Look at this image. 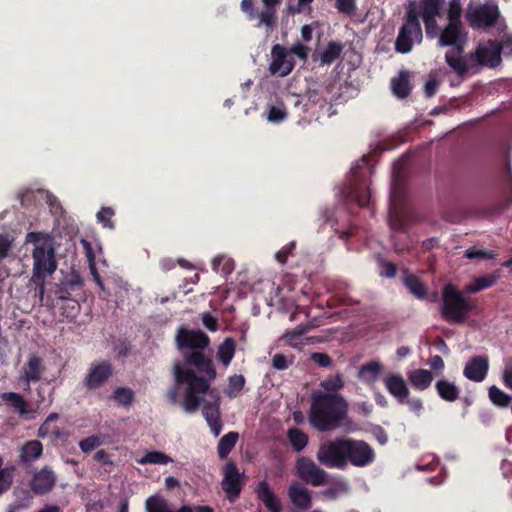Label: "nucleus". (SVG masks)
<instances>
[{"instance_id": "1", "label": "nucleus", "mask_w": 512, "mask_h": 512, "mask_svg": "<svg viewBox=\"0 0 512 512\" xmlns=\"http://www.w3.org/2000/svg\"><path fill=\"white\" fill-rule=\"evenodd\" d=\"M185 362L194 366L197 371L204 374L207 378L198 376L196 372L190 368H183L180 364L174 365L175 384L167 393L170 403L178 402V389L182 385H186L184 400L182 406L188 413H194L198 410L203 402V398L197 394L207 393L210 389V381L215 380L217 376L212 359L201 351H191L185 354Z\"/></svg>"}, {"instance_id": "2", "label": "nucleus", "mask_w": 512, "mask_h": 512, "mask_svg": "<svg viewBox=\"0 0 512 512\" xmlns=\"http://www.w3.org/2000/svg\"><path fill=\"white\" fill-rule=\"evenodd\" d=\"M347 415V402L340 394L314 392L308 413L310 425L319 432L335 430Z\"/></svg>"}, {"instance_id": "3", "label": "nucleus", "mask_w": 512, "mask_h": 512, "mask_svg": "<svg viewBox=\"0 0 512 512\" xmlns=\"http://www.w3.org/2000/svg\"><path fill=\"white\" fill-rule=\"evenodd\" d=\"M27 239L29 242L35 243L32 251V279L42 284L56 271L58 266L54 240L50 235H43L40 232L28 233Z\"/></svg>"}, {"instance_id": "4", "label": "nucleus", "mask_w": 512, "mask_h": 512, "mask_svg": "<svg viewBox=\"0 0 512 512\" xmlns=\"http://www.w3.org/2000/svg\"><path fill=\"white\" fill-rule=\"evenodd\" d=\"M442 318L450 323H464L472 310L470 301L451 283L446 284L442 290Z\"/></svg>"}, {"instance_id": "5", "label": "nucleus", "mask_w": 512, "mask_h": 512, "mask_svg": "<svg viewBox=\"0 0 512 512\" xmlns=\"http://www.w3.org/2000/svg\"><path fill=\"white\" fill-rule=\"evenodd\" d=\"M422 39L423 33L418 13L414 3H411L407 9L404 22L398 31L395 50L398 53L407 54L412 51L414 44L421 43Z\"/></svg>"}, {"instance_id": "6", "label": "nucleus", "mask_w": 512, "mask_h": 512, "mask_svg": "<svg viewBox=\"0 0 512 512\" xmlns=\"http://www.w3.org/2000/svg\"><path fill=\"white\" fill-rule=\"evenodd\" d=\"M345 437H337L322 443L317 451L318 462L327 468L344 469L345 461Z\"/></svg>"}, {"instance_id": "7", "label": "nucleus", "mask_w": 512, "mask_h": 512, "mask_svg": "<svg viewBox=\"0 0 512 512\" xmlns=\"http://www.w3.org/2000/svg\"><path fill=\"white\" fill-rule=\"evenodd\" d=\"M372 171L369 156H363L356 165L351 168V175L355 183L351 186L349 195L360 207L369 204L371 194L368 187H361L358 185V182L365 181V178L370 176Z\"/></svg>"}, {"instance_id": "8", "label": "nucleus", "mask_w": 512, "mask_h": 512, "mask_svg": "<svg viewBox=\"0 0 512 512\" xmlns=\"http://www.w3.org/2000/svg\"><path fill=\"white\" fill-rule=\"evenodd\" d=\"M345 461L347 465L365 467L375 459L374 449L365 441L345 437Z\"/></svg>"}, {"instance_id": "9", "label": "nucleus", "mask_w": 512, "mask_h": 512, "mask_svg": "<svg viewBox=\"0 0 512 512\" xmlns=\"http://www.w3.org/2000/svg\"><path fill=\"white\" fill-rule=\"evenodd\" d=\"M175 340L178 349L185 354L188 351H201L208 347L210 344V338L201 330H190L185 327H180L177 330Z\"/></svg>"}, {"instance_id": "10", "label": "nucleus", "mask_w": 512, "mask_h": 512, "mask_svg": "<svg viewBox=\"0 0 512 512\" xmlns=\"http://www.w3.org/2000/svg\"><path fill=\"white\" fill-rule=\"evenodd\" d=\"M244 474L240 473L237 465L229 461L223 468V479L221 482L222 490L226 493L227 499L233 503L235 502L243 489Z\"/></svg>"}, {"instance_id": "11", "label": "nucleus", "mask_w": 512, "mask_h": 512, "mask_svg": "<svg viewBox=\"0 0 512 512\" xmlns=\"http://www.w3.org/2000/svg\"><path fill=\"white\" fill-rule=\"evenodd\" d=\"M467 32L463 24L447 23L439 33L438 44L452 47L457 54H462L467 43Z\"/></svg>"}, {"instance_id": "12", "label": "nucleus", "mask_w": 512, "mask_h": 512, "mask_svg": "<svg viewBox=\"0 0 512 512\" xmlns=\"http://www.w3.org/2000/svg\"><path fill=\"white\" fill-rule=\"evenodd\" d=\"M296 470L298 476L312 486L325 485L328 482V473L308 457L303 456L297 460Z\"/></svg>"}, {"instance_id": "13", "label": "nucleus", "mask_w": 512, "mask_h": 512, "mask_svg": "<svg viewBox=\"0 0 512 512\" xmlns=\"http://www.w3.org/2000/svg\"><path fill=\"white\" fill-rule=\"evenodd\" d=\"M113 375V365L108 360L92 363L83 379V385L88 390L102 387Z\"/></svg>"}, {"instance_id": "14", "label": "nucleus", "mask_w": 512, "mask_h": 512, "mask_svg": "<svg viewBox=\"0 0 512 512\" xmlns=\"http://www.w3.org/2000/svg\"><path fill=\"white\" fill-rule=\"evenodd\" d=\"M502 47L500 42L489 40L485 45H479L475 51L476 61L483 66L496 67L501 62Z\"/></svg>"}, {"instance_id": "15", "label": "nucleus", "mask_w": 512, "mask_h": 512, "mask_svg": "<svg viewBox=\"0 0 512 512\" xmlns=\"http://www.w3.org/2000/svg\"><path fill=\"white\" fill-rule=\"evenodd\" d=\"M499 17L497 6L482 5L469 13L467 18L473 28L493 26Z\"/></svg>"}, {"instance_id": "16", "label": "nucleus", "mask_w": 512, "mask_h": 512, "mask_svg": "<svg viewBox=\"0 0 512 512\" xmlns=\"http://www.w3.org/2000/svg\"><path fill=\"white\" fill-rule=\"evenodd\" d=\"M272 62L269 66L271 74H278L279 76H286L294 68V63L287 59L288 52L286 48L280 44H275L271 50Z\"/></svg>"}, {"instance_id": "17", "label": "nucleus", "mask_w": 512, "mask_h": 512, "mask_svg": "<svg viewBox=\"0 0 512 512\" xmlns=\"http://www.w3.org/2000/svg\"><path fill=\"white\" fill-rule=\"evenodd\" d=\"M56 481L57 476L53 470L44 467L33 475L30 481V489L36 495H45L54 488Z\"/></svg>"}, {"instance_id": "18", "label": "nucleus", "mask_w": 512, "mask_h": 512, "mask_svg": "<svg viewBox=\"0 0 512 512\" xmlns=\"http://www.w3.org/2000/svg\"><path fill=\"white\" fill-rule=\"evenodd\" d=\"M489 369L488 358L485 356L472 357L464 367V376L473 382H481L486 378Z\"/></svg>"}, {"instance_id": "19", "label": "nucleus", "mask_w": 512, "mask_h": 512, "mask_svg": "<svg viewBox=\"0 0 512 512\" xmlns=\"http://www.w3.org/2000/svg\"><path fill=\"white\" fill-rule=\"evenodd\" d=\"M261 1L264 9L260 12V21L257 22L256 27H265L267 32L273 31L278 23L277 7L282 3V0Z\"/></svg>"}, {"instance_id": "20", "label": "nucleus", "mask_w": 512, "mask_h": 512, "mask_svg": "<svg viewBox=\"0 0 512 512\" xmlns=\"http://www.w3.org/2000/svg\"><path fill=\"white\" fill-rule=\"evenodd\" d=\"M384 385L387 391L400 403L404 404V401L409 396V388L400 374H389L384 379Z\"/></svg>"}, {"instance_id": "21", "label": "nucleus", "mask_w": 512, "mask_h": 512, "mask_svg": "<svg viewBox=\"0 0 512 512\" xmlns=\"http://www.w3.org/2000/svg\"><path fill=\"white\" fill-rule=\"evenodd\" d=\"M258 499L269 512H282V504L278 496L272 491L269 484L263 480L255 489Z\"/></svg>"}, {"instance_id": "22", "label": "nucleus", "mask_w": 512, "mask_h": 512, "mask_svg": "<svg viewBox=\"0 0 512 512\" xmlns=\"http://www.w3.org/2000/svg\"><path fill=\"white\" fill-rule=\"evenodd\" d=\"M288 496L292 504L301 510H308L312 506V497L309 490L299 484H291L288 488Z\"/></svg>"}, {"instance_id": "23", "label": "nucleus", "mask_w": 512, "mask_h": 512, "mask_svg": "<svg viewBox=\"0 0 512 512\" xmlns=\"http://www.w3.org/2000/svg\"><path fill=\"white\" fill-rule=\"evenodd\" d=\"M202 413L214 436H218L223 426L220 418L219 404L210 402L205 403Z\"/></svg>"}, {"instance_id": "24", "label": "nucleus", "mask_w": 512, "mask_h": 512, "mask_svg": "<svg viewBox=\"0 0 512 512\" xmlns=\"http://www.w3.org/2000/svg\"><path fill=\"white\" fill-rule=\"evenodd\" d=\"M402 281L408 291L417 299H425L427 296V288L424 283L408 269L403 270Z\"/></svg>"}, {"instance_id": "25", "label": "nucleus", "mask_w": 512, "mask_h": 512, "mask_svg": "<svg viewBox=\"0 0 512 512\" xmlns=\"http://www.w3.org/2000/svg\"><path fill=\"white\" fill-rule=\"evenodd\" d=\"M391 89L393 94L400 99L408 97L412 89L409 71H400L398 77L391 80Z\"/></svg>"}, {"instance_id": "26", "label": "nucleus", "mask_w": 512, "mask_h": 512, "mask_svg": "<svg viewBox=\"0 0 512 512\" xmlns=\"http://www.w3.org/2000/svg\"><path fill=\"white\" fill-rule=\"evenodd\" d=\"M435 389L438 394V396L447 402H454L456 401L460 396V389L459 387L447 380V379H440L435 384Z\"/></svg>"}, {"instance_id": "27", "label": "nucleus", "mask_w": 512, "mask_h": 512, "mask_svg": "<svg viewBox=\"0 0 512 512\" xmlns=\"http://www.w3.org/2000/svg\"><path fill=\"white\" fill-rule=\"evenodd\" d=\"M382 370L383 364L378 360H372L360 367L358 377L365 383L371 384L377 381Z\"/></svg>"}, {"instance_id": "28", "label": "nucleus", "mask_w": 512, "mask_h": 512, "mask_svg": "<svg viewBox=\"0 0 512 512\" xmlns=\"http://www.w3.org/2000/svg\"><path fill=\"white\" fill-rule=\"evenodd\" d=\"M408 379L413 388L416 390H426L433 381V374L426 369H416L408 374Z\"/></svg>"}, {"instance_id": "29", "label": "nucleus", "mask_w": 512, "mask_h": 512, "mask_svg": "<svg viewBox=\"0 0 512 512\" xmlns=\"http://www.w3.org/2000/svg\"><path fill=\"white\" fill-rule=\"evenodd\" d=\"M445 0H419V12L422 18H436L440 15Z\"/></svg>"}, {"instance_id": "30", "label": "nucleus", "mask_w": 512, "mask_h": 512, "mask_svg": "<svg viewBox=\"0 0 512 512\" xmlns=\"http://www.w3.org/2000/svg\"><path fill=\"white\" fill-rule=\"evenodd\" d=\"M239 439L238 432L231 431L221 437L217 446V453L220 459H226L235 447Z\"/></svg>"}, {"instance_id": "31", "label": "nucleus", "mask_w": 512, "mask_h": 512, "mask_svg": "<svg viewBox=\"0 0 512 512\" xmlns=\"http://www.w3.org/2000/svg\"><path fill=\"white\" fill-rule=\"evenodd\" d=\"M41 359L37 356H32L29 358L26 366H25V380L27 382L26 390L30 389L29 383L37 382L41 379Z\"/></svg>"}, {"instance_id": "32", "label": "nucleus", "mask_w": 512, "mask_h": 512, "mask_svg": "<svg viewBox=\"0 0 512 512\" xmlns=\"http://www.w3.org/2000/svg\"><path fill=\"white\" fill-rule=\"evenodd\" d=\"M43 452V445L39 440L26 442L21 448L20 458L23 462H30L38 459Z\"/></svg>"}, {"instance_id": "33", "label": "nucleus", "mask_w": 512, "mask_h": 512, "mask_svg": "<svg viewBox=\"0 0 512 512\" xmlns=\"http://www.w3.org/2000/svg\"><path fill=\"white\" fill-rule=\"evenodd\" d=\"M236 351V343L233 338H225V340L220 344L217 351L218 360L225 366H228Z\"/></svg>"}, {"instance_id": "34", "label": "nucleus", "mask_w": 512, "mask_h": 512, "mask_svg": "<svg viewBox=\"0 0 512 512\" xmlns=\"http://www.w3.org/2000/svg\"><path fill=\"white\" fill-rule=\"evenodd\" d=\"M343 45L340 42L331 41L320 55L322 65H330L340 57Z\"/></svg>"}, {"instance_id": "35", "label": "nucleus", "mask_w": 512, "mask_h": 512, "mask_svg": "<svg viewBox=\"0 0 512 512\" xmlns=\"http://www.w3.org/2000/svg\"><path fill=\"white\" fill-rule=\"evenodd\" d=\"M455 51L450 50L445 54L446 63L457 73L458 76L463 77L468 72L466 62Z\"/></svg>"}, {"instance_id": "36", "label": "nucleus", "mask_w": 512, "mask_h": 512, "mask_svg": "<svg viewBox=\"0 0 512 512\" xmlns=\"http://www.w3.org/2000/svg\"><path fill=\"white\" fill-rule=\"evenodd\" d=\"M136 462L140 465H147V464H159V465H166L170 462H173V459L161 451H150L147 452L144 456L137 459Z\"/></svg>"}, {"instance_id": "37", "label": "nucleus", "mask_w": 512, "mask_h": 512, "mask_svg": "<svg viewBox=\"0 0 512 512\" xmlns=\"http://www.w3.org/2000/svg\"><path fill=\"white\" fill-rule=\"evenodd\" d=\"M287 436L294 451L301 452L308 444V436L298 428H290Z\"/></svg>"}, {"instance_id": "38", "label": "nucleus", "mask_w": 512, "mask_h": 512, "mask_svg": "<svg viewBox=\"0 0 512 512\" xmlns=\"http://www.w3.org/2000/svg\"><path fill=\"white\" fill-rule=\"evenodd\" d=\"M111 397L118 405L127 407L133 403L135 394L131 388L117 387Z\"/></svg>"}, {"instance_id": "39", "label": "nucleus", "mask_w": 512, "mask_h": 512, "mask_svg": "<svg viewBox=\"0 0 512 512\" xmlns=\"http://www.w3.org/2000/svg\"><path fill=\"white\" fill-rule=\"evenodd\" d=\"M496 275H487L475 278L474 281L466 287L468 293H476L483 289L489 288L495 284Z\"/></svg>"}, {"instance_id": "40", "label": "nucleus", "mask_w": 512, "mask_h": 512, "mask_svg": "<svg viewBox=\"0 0 512 512\" xmlns=\"http://www.w3.org/2000/svg\"><path fill=\"white\" fill-rule=\"evenodd\" d=\"M491 402L501 408H506L511 402V396L499 389L497 386H491L488 390Z\"/></svg>"}, {"instance_id": "41", "label": "nucleus", "mask_w": 512, "mask_h": 512, "mask_svg": "<svg viewBox=\"0 0 512 512\" xmlns=\"http://www.w3.org/2000/svg\"><path fill=\"white\" fill-rule=\"evenodd\" d=\"M147 512H172L168 502L159 495L150 496L146 500Z\"/></svg>"}, {"instance_id": "42", "label": "nucleus", "mask_w": 512, "mask_h": 512, "mask_svg": "<svg viewBox=\"0 0 512 512\" xmlns=\"http://www.w3.org/2000/svg\"><path fill=\"white\" fill-rule=\"evenodd\" d=\"M245 385V378L243 375H233L228 379V387L225 391L229 398H235L243 389Z\"/></svg>"}, {"instance_id": "43", "label": "nucleus", "mask_w": 512, "mask_h": 512, "mask_svg": "<svg viewBox=\"0 0 512 512\" xmlns=\"http://www.w3.org/2000/svg\"><path fill=\"white\" fill-rule=\"evenodd\" d=\"M320 386L327 391V393H334L341 390L344 387V379L341 373H337L333 377H329L320 383Z\"/></svg>"}, {"instance_id": "44", "label": "nucleus", "mask_w": 512, "mask_h": 512, "mask_svg": "<svg viewBox=\"0 0 512 512\" xmlns=\"http://www.w3.org/2000/svg\"><path fill=\"white\" fill-rule=\"evenodd\" d=\"M4 400L10 402V404L19 411L21 415H25L28 413L27 404L24 398L15 392L5 393L3 395Z\"/></svg>"}, {"instance_id": "45", "label": "nucleus", "mask_w": 512, "mask_h": 512, "mask_svg": "<svg viewBox=\"0 0 512 512\" xmlns=\"http://www.w3.org/2000/svg\"><path fill=\"white\" fill-rule=\"evenodd\" d=\"M115 215V211L111 207H102L98 213L96 214L97 220L99 223L103 225V227L108 229H114L115 224L112 220Z\"/></svg>"}, {"instance_id": "46", "label": "nucleus", "mask_w": 512, "mask_h": 512, "mask_svg": "<svg viewBox=\"0 0 512 512\" xmlns=\"http://www.w3.org/2000/svg\"><path fill=\"white\" fill-rule=\"evenodd\" d=\"M462 7L460 0H451L447 12L448 23L463 24L462 20Z\"/></svg>"}, {"instance_id": "47", "label": "nucleus", "mask_w": 512, "mask_h": 512, "mask_svg": "<svg viewBox=\"0 0 512 512\" xmlns=\"http://www.w3.org/2000/svg\"><path fill=\"white\" fill-rule=\"evenodd\" d=\"M103 444V436L102 435H91L82 439L79 442V447L84 453H88L96 449L97 447Z\"/></svg>"}, {"instance_id": "48", "label": "nucleus", "mask_w": 512, "mask_h": 512, "mask_svg": "<svg viewBox=\"0 0 512 512\" xmlns=\"http://www.w3.org/2000/svg\"><path fill=\"white\" fill-rule=\"evenodd\" d=\"M347 491L348 484L345 481H336L323 491V496L327 499H335L338 495L346 493Z\"/></svg>"}, {"instance_id": "49", "label": "nucleus", "mask_w": 512, "mask_h": 512, "mask_svg": "<svg viewBox=\"0 0 512 512\" xmlns=\"http://www.w3.org/2000/svg\"><path fill=\"white\" fill-rule=\"evenodd\" d=\"M464 256L467 259H493L495 258L496 254L491 250L471 247L465 251Z\"/></svg>"}, {"instance_id": "50", "label": "nucleus", "mask_w": 512, "mask_h": 512, "mask_svg": "<svg viewBox=\"0 0 512 512\" xmlns=\"http://www.w3.org/2000/svg\"><path fill=\"white\" fill-rule=\"evenodd\" d=\"M294 362V356H285L284 354L277 353L272 357V367L276 370H285Z\"/></svg>"}, {"instance_id": "51", "label": "nucleus", "mask_w": 512, "mask_h": 512, "mask_svg": "<svg viewBox=\"0 0 512 512\" xmlns=\"http://www.w3.org/2000/svg\"><path fill=\"white\" fill-rule=\"evenodd\" d=\"M242 12L247 15L248 20L260 21V12L255 8L254 0H242L240 4Z\"/></svg>"}, {"instance_id": "52", "label": "nucleus", "mask_w": 512, "mask_h": 512, "mask_svg": "<svg viewBox=\"0 0 512 512\" xmlns=\"http://www.w3.org/2000/svg\"><path fill=\"white\" fill-rule=\"evenodd\" d=\"M59 308L63 316L66 318H74L77 315L80 306L75 299H70L69 301L62 303Z\"/></svg>"}, {"instance_id": "53", "label": "nucleus", "mask_w": 512, "mask_h": 512, "mask_svg": "<svg viewBox=\"0 0 512 512\" xmlns=\"http://www.w3.org/2000/svg\"><path fill=\"white\" fill-rule=\"evenodd\" d=\"M287 116V112L283 105L271 106L268 111V120L273 123H279L283 121Z\"/></svg>"}, {"instance_id": "54", "label": "nucleus", "mask_w": 512, "mask_h": 512, "mask_svg": "<svg viewBox=\"0 0 512 512\" xmlns=\"http://www.w3.org/2000/svg\"><path fill=\"white\" fill-rule=\"evenodd\" d=\"M379 266L381 267L380 276L386 278H393L397 273V266L384 259L379 260Z\"/></svg>"}, {"instance_id": "55", "label": "nucleus", "mask_w": 512, "mask_h": 512, "mask_svg": "<svg viewBox=\"0 0 512 512\" xmlns=\"http://www.w3.org/2000/svg\"><path fill=\"white\" fill-rule=\"evenodd\" d=\"M295 247L296 243L294 241L282 247L275 255L276 260L281 264H285L288 257L292 255Z\"/></svg>"}, {"instance_id": "56", "label": "nucleus", "mask_w": 512, "mask_h": 512, "mask_svg": "<svg viewBox=\"0 0 512 512\" xmlns=\"http://www.w3.org/2000/svg\"><path fill=\"white\" fill-rule=\"evenodd\" d=\"M336 8L340 13H344L347 15L354 14L356 10V1L355 0H336Z\"/></svg>"}, {"instance_id": "57", "label": "nucleus", "mask_w": 512, "mask_h": 512, "mask_svg": "<svg viewBox=\"0 0 512 512\" xmlns=\"http://www.w3.org/2000/svg\"><path fill=\"white\" fill-rule=\"evenodd\" d=\"M424 25H425V31L428 38H435L437 35L439 36L438 30L439 26L437 24L436 18H422Z\"/></svg>"}, {"instance_id": "58", "label": "nucleus", "mask_w": 512, "mask_h": 512, "mask_svg": "<svg viewBox=\"0 0 512 512\" xmlns=\"http://www.w3.org/2000/svg\"><path fill=\"white\" fill-rule=\"evenodd\" d=\"M203 325L211 332H216L219 328L218 319L211 315L209 312H204L201 315Z\"/></svg>"}, {"instance_id": "59", "label": "nucleus", "mask_w": 512, "mask_h": 512, "mask_svg": "<svg viewBox=\"0 0 512 512\" xmlns=\"http://www.w3.org/2000/svg\"><path fill=\"white\" fill-rule=\"evenodd\" d=\"M311 359L320 367H328L332 364V359L327 353L315 352L312 353Z\"/></svg>"}, {"instance_id": "60", "label": "nucleus", "mask_w": 512, "mask_h": 512, "mask_svg": "<svg viewBox=\"0 0 512 512\" xmlns=\"http://www.w3.org/2000/svg\"><path fill=\"white\" fill-rule=\"evenodd\" d=\"M12 482V473L10 469L2 467L0 468V489H3V492L6 491Z\"/></svg>"}, {"instance_id": "61", "label": "nucleus", "mask_w": 512, "mask_h": 512, "mask_svg": "<svg viewBox=\"0 0 512 512\" xmlns=\"http://www.w3.org/2000/svg\"><path fill=\"white\" fill-rule=\"evenodd\" d=\"M59 418V415L57 413H51L47 416L44 423L40 426L38 431V436L44 438L48 433H50L49 430V424Z\"/></svg>"}, {"instance_id": "62", "label": "nucleus", "mask_w": 512, "mask_h": 512, "mask_svg": "<svg viewBox=\"0 0 512 512\" xmlns=\"http://www.w3.org/2000/svg\"><path fill=\"white\" fill-rule=\"evenodd\" d=\"M405 404L408 405L409 409L419 415L421 411L423 410V402L420 398H406L404 401Z\"/></svg>"}, {"instance_id": "63", "label": "nucleus", "mask_w": 512, "mask_h": 512, "mask_svg": "<svg viewBox=\"0 0 512 512\" xmlns=\"http://www.w3.org/2000/svg\"><path fill=\"white\" fill-rule=\"evenodd\" d=\"M291 53L295 54L302 60H306L308 57L309 48L299 42L295 43L291 47Z\"/></svg>"}, {"instance_id": "64", "label": "nucleus", "mask_w": 512, "mask_h": 512, "mask_svg": "<svg viewBox=\"0 0 512 512\" xmlns=\"http://www.w3.org/2000/svg\"><path fill=\"white\" fill-rule=\"evenodd\" d=\"M307 330H308V326L300 325V326L296 327L293 331L288 332L286 334V338L289 341L298 340L307 332Z\"/></svg>"}]
</instances>
